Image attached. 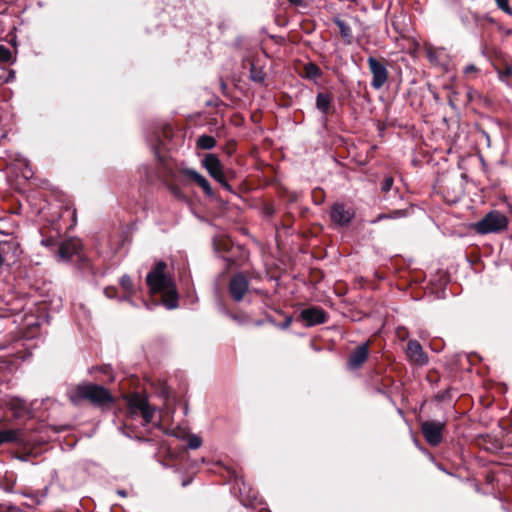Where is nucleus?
<instances>
[{"instance_id":"1","label":"nucleus","mask_w":512,"mask_h":512,"mask_svg":"<svg viewBox=\"0 0 512 512\" xmlns=\"http://www.w3.org/2000/svg\"><path fill=\"white\" fill-rule=\"evenodd\" d=\"M166 268L165 262L159 261L148 273L146 282L152 293L163 295V303L166 308L175 309L178 306L177 292L172 278L165 272Z\"/></svg>"},{"instance_id":"2","label":"nucleus","mask_w":512,"mask_h":512,"mask_svg":"<svg viewBox=\"0 0 512 512\" xmlns=\"http://www.w3.org/2000/svg\"><path fill=\"white\" fill-rule=\"evenodd\" d=\"M70 399L74 403L80 400H89L97 406H103L113 401L110 392L106 388L96 384L79 385L70 395Z\"/></svg>"},{"instance_id":"3","label":"nucleus","mask_w":512,"mask_h":512,"mask_svg":"<svg viewBox=\"0 0 512 512\" xmlns=\"http://www.w3.org/2000/svg\"><path fill=\"white\" fill-rule=\"evenodd\" d=\"M508 226L507 217L500 211L493 210L487 213L481 220L473 224V229L478 234L498 233Z\"/></svg>"},{"instance_id":"4","label":"nucleus","mask_w":512,"mask_h":512,"mask_svg":"<svg viewBox=\"0 0 512 512\" xmlns=\"http://www.w3.org/2000/svg\"><path fill=\"white\" fill-rule=\"evenodd\" d=\"M128 410L132 417L141 414L143 418V425H148L152 422L155 409L150 406L147 399L139 394H134L128 399Z\"/></svg>"},{"instance_id":"5","label":"nucleus","mask_w":512,"mask_h":512,"mask_svg":"<svg viewBox=\"0 0 512 512\" xmlns=\"http://www.w3.org/2000/svg\"><path fill=\"white\" fill-rule=\"evenodd\" d=\"M82 249L81 241L77 238H69L59 243L55 251V258L58 262H67L74 256H80Z\"/></svg>"},{"instance_id":"6","label":"nucleus","mask_w":512,"mask_h":512,"mask_svg":"<svg viewBox=\"0 0 512 512\" xmlns=\"http://www.w3.org/2000/svg\"><path fill=\"white\" fill-rule=\"evenodd\" d=\"M444 428L445 422L428 420L421 423L422 434L431 446H437L442 442Z\"/></svg>"},{"instance_id":"7","label":"nucleus","mask_w":512,"mask_h":512,"mask_svg":"<svg viewBox=\"0 0 512 512\" xmlns=\"http://www.w3.org/2000/svg\"><path fill=\"white\" fill-rule=\"evenodd\" d=\"M211 177L218 181L225 189L231 190V186L227 183L223 172V166L214 154H208L202 161Z\"/></svg>"},{"instance_id":"8","label":"nucleus","mask_w":512,"mask_h":512,"mask_svg":"<svg viewBox=\"0 0 512 512\" xmlns=\"http://www.w3.org/2000/svg\"><path fill=\"white\" fill-rule=\"evenodd\" d=\"M367 62L372 73L371 86L374 89L379 90L384 86L388 79V71L386 67L374 57H369Z\"/></svg>"},{"instance_id":"9","label":"nucleus","mask_w":512,"mask_h":512,"mask_svg":"<svg viewBox=\"0 0 512 512\" xmlns=\"http://www.w3.org/2000/svg\"><path fill=\"white\" fill-rule=\"evenodd\" d=\"M355 216L353 208L346 207L344 204L335 203L331 207L330 217L333 223L339 226H347Z\"/></svg>"},{"instance_id":"10","label":"nucleus","mask_w":512,"mask_h":512,"mask_svg":"<svg viewBox=\"0 0 512 512\" xmlns=\"http://www.w3.org/2000/svg\"><path fill=\"white\" fill-rule=\"evenodd\" d=\"M248 288L249 282L244 274L238 273L231 278L229 292L236 302H240L244 298Z\"/></svg>"},{"instance_id":"11","label":"nucleus","mask_w":512,"mask_h":512,"mask_svg":"<svg viewBox=\"0 0 512 512\" xmlns=\"http://www.w3.org/2000/svg\"><path fill=\"white\" fill-rule=\"evenodd\" d=\"M406 355L410 362L423 366L428 363V356L423 351L421 344L416 340L407 343Z\"/></svg>"},{"instance_id":"12","label":"nucleus","mask_w":512,"mask_h":512,"mask_svg":"<svg viewBox=\"0 0 512 512\" xmlns=\"http://www.w3.org/2000/svg\"><path fill=\"white\" fill-rule=\"evenodd\" d=\"M368 353H369V349H368L367 343L357 346L355 348V350L351 353V355L348 359V362H347L348 369L356 370V369L360 368L364 364V362L367 360Z\"/></svg>"},{"instance_id":"13","label":"nucleus","mask_w":512,"mask_h":512,"mask_svg":"<svg viewBox=\"0 0 512 512\" xmlns=\"http://www.w3.org/2000/svg\"><path fill=\"white\" fill-rule=\"evenodd\" d=\"M301 318L306 322L307 326H313L316 324L324 323L326 315L320 308H308L301 312Z\"/></svg>"},{"instance_id":"14","label":"nucleus","mask_w":512,"mask_h":512,"mask_svg":"<svg viewBox=\"0 0 512 512\" xmlns=\"http://www.w3.org/2000/svg\"><path fill=\"white\" fill-rule=\"evenodd\" d=\"M182 174L188 176L197 185H199L203 189V191L205 192L206 195H208V196L213 195V190H212L209 182L207 181V179L203 175L198 173L196 170L190 169V168H185L182 170Z\"/></svg>"},{"instance_id":"15","label":"nucleus","mask_w":512,"mask_h":512,"mask_svg":"<svg viewBox=\"0 0 512 512\" xmlns=\"http://www.w3.org/2000/svg\"><path fill=\"white\" fill-rule=\"evenodd\" d=\"M334 23L339 28V32L341 34V37L344 39V41L347 44H351L352 40H353V35H352V30H351L350 26L346 22L341 20L340 18H335Z\"/></svg>"},{"instance_id":"16","label":"nucleus","mask_w":512,"mask_h":512,"mask_svg":"<svg viewBox=\"0 0 512 512\" xmlns=\"http://www.w3.org/2000/svg\"><path fill=\"white\" fill-rule=\"evenodd\" d=\"M331 105V98L329 95L319 93L316 97V107L324 114H327Z\"/></svg>"},{"instance_id":"17","label":"nucleus","mask_w":512,"mask_h":512,"mask_svg":"<svg viewBox=\"0 0 512 512\" xmlns=\"http://www.w3.org/2000/svg\"><path fill=\"white\" fill-rule=\"evenodd\" d=\"M19 431L15 429L0 430V445L18 440Z\"/></svg>"},{"instance_id":"18","label":"nucleus","mask_w":512,"mask_h":512,"mask_svg":"<svg viewBox=\"0 0 512 512\" xmlns=\"http://www.w3.org/2000/svg\"><path fill=\"white\" fill-rule=\"evenodd\" d=\"M216 141L212 136L202 135L197 140V146L201 149H212L215 147Z\"/></svg>"},{"instance_id":"19","label":"nucleus","mask_w":512,"mask_h":512,"mask_svg":"<svg viewBox=\"0 0 512 512\" xmlns=\"http://www.w3.org/2000/svg\"><path fill=\"white\" fill-rule=\"evenodd\" d=\"M498 76L501 81L506 82L507 85L512 86V82L510 81V77L512 76V66L506 64L503 69H498Z\"/></svg>"},{"instance_id":"20","label":"nucleus","mask_w":512,"mask_h":512,"mask_svg":"<svg viewBox=\"0 0 512 512\" xmlns=\"http://www.w3.org/2000/svg\"><path fill=\"white\" fill-rule=\"evenodd\" d=\"M250 77L254 82L263 83L265 73L262 69H258L254 64L251 66Z\"/></svg>"},{"instance_id":"21","label":"nucleus","mask_w":512,"mask_h":512,"mask_svg":"<svg viewBox=\"0 0 512 512\" xmlns=\"http://www.w3.org/2000/svg\"><path fill=\"white\" fill-rule=\"evenodd\" d=\"M187 445L190 449H198L202 445V439L196 434H191L187 438Z\"/></svg>"},{"instance_id":"22","label":"nucleus","mask_w":512,"mask_h":512,"mask_svg":"<svg viewBox=\"0 0 512 512\" xmlns=\"http://www.w3.org/2000/svg\"><path fill=\"white\" fill-rule=\"evenodd\" d=\"M11 59H12L11 50L4 45H0V62L7 63V62H10Z\"/></svg>"},{"instance_id":"23","label":"nucleus","mask_w":512,"mask_h":512,"mask_svg":"<svg viewBox=\"0 0 512 512\" xmlns=\"http://www.w3.org/2000/svg\"><path fill=\"white\" fill-rule=\"evenodd\" d=\"M306 74L309 78H316L320 76L321 71L315 64H308L305 67Z\"/></svg>"},{"instance_id":"24","label":"nucleus","mask_w":512,"mask_h":512,"mask_svg":"<svg viewBox=\"0 0 512 512\" xmlns=\"http://www.w3.org/2000/svg\"><path fill=\"white\" fill-rule=\"evenodd\" d=\"M121 286L128 292L132 291V280L128 275H123L120 279Z\"/></svg>"},{"instance_id":"25","label":"nucleus","mask_w":512,"mask_h":512,"mask_svg":"<svg viewBox=\"0 0 512 512\" xmlns=\"http://www.w3.org/2000/svg\"><path fill=\"white\" fill-rule=\"evenodd\" d=\"M498 8L507 13L508 15H512V9L509 6L508 0H495Z\"/></svg>"},{"instance_id":"26","label":"nucleus","mask_w":512,"mask_h":512,"mask_svg":"<svg viewBox=\"0 0 512 512\" xmlns=\"http://www.w3.org/2000/svg\"><path fill=\"white\" fill-rule=\"evenodd\" d=\"M41 245L44 246V247H47L51 250H54L55 248H58V243L55 239L53 238H44L41 240Z\"/></svg>"},{"instance_id":"27","label":"nucleus","mask_w":512,"mask_h":512,"mask_svg":"<svg viewBox=\"0 0 512 512\" xmlns=\"http://www.w3.org/2000/svg\"><path fill=\"white\" fill-rule=\"evenodd\" d=\"M393 183H394V180L392 177L390 176H387L385 177L383 183H382V186H381V190L383 192H388L391 190L392 186H393Z\"/></svg>"},{"instance_id":"28","label":"nucleus","mask_w":512,"mask_h":512,"mask_svg":"<svg viewBox=\"0 0 512 512\" xmlns=\"http://www.w3.org/2000/svg\"><path fill=\"white\" fill-rule=\"evenodd\" d=\"M11 245H13L15 248H17V247H18V245H17V244H15V243H11V242H0V267L2 266L3 261H4V259H3V253L5 252V247H6V246H7V247H9V246H11Z\"/></svg>"},{"instance_id":"29","label":"nucleus","mask_w":512,"mask_h":512,"mask_svg":"<svg viewBox=\"0 0 512 512\" xmlns=\"http://www.w3.org/2000/svg\"><path fill=\"white\" fill-rule=\"evenodd\" d=\"M388 215H392L391 219H394V218H399V217L405 216L406 212L404 210H395V211L389 213Z\"/></svg>"},{"instance_id":"30","label":"nucleus","mask_w":512,"mask_h":512,"mask_svg":"<svg viewBox=\"0 0 512 512\" xmlns=\"http://www.w3.org/2000/svg\"><path fill=\"white\" fill-rule=\"evenodd\" d=\"M392 218V215H388V214H380L378 215V217L372 221V223H377L383 219H391Z\"/></svg>"},{"instance_id":"31","label":"nucleus","mask_w":512,"mask_h":512,"mask_svg":"<svg viewBox=\"0 0 512 512\" xmlns=\"http://www.w3.org/2000/svg\"><path fill=\"white\" fill-rule=\"evenodd\" d=\"M477 71V68L474 66V65H468L464 68V73L465 74H469V73H472V72H476Z\"/></svg>"},{"instance_id":"32","label":"nucleus","mask_w":512,"mask_h":512,"mask_svg":"<svg viewBox=\"0 0 512 512\" xmlns=\"http://www.w3.org/2000/svg\"><path fill=\"white\" fill-rule=\"evenodd\" d=\"M291 4L300 5L302 3V0H289Z\"/></svg>"},{"instance_id":"33","label":"nucleus","mask_w":512,"mask_h":512,"mask_svg":"<svg viewBox=\"0 0 512 512\" xmlns=\"http://www.w3.org/2000/svg\"><path fill=\"white\" fill-rule=\"evenodd\" d=\"M13 78H14V72H13V71H10L9 76H8V78L6 79V82L10 81V80H11V79H13Z\"/></svg>"}]
</instances>
